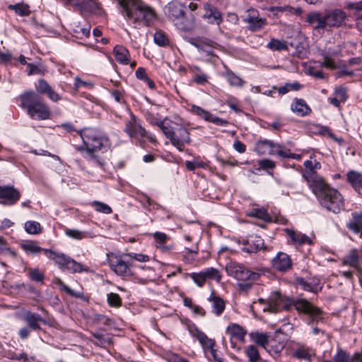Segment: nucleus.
I'll list each match as a JSON object with an SVG mask.
<instances>
[{
  "mask_svg": "<svg viewBox=\"0 0 362 362\" xmlns=\"http://www.w3.org/2000/svg\"><path fill=\"white\" fill-rule=\"evenodd\" d=\"M258 301L264 305L262 308L264 312L276 313L281 309L287 310L293 305L298 312L307 315L313 322H317L322 318V313L320 309L303 298L293 300L283 296L279 292H274L271 294L268 300L259 298Z\"/></svg>",
  "mask_w": 362,
  "mask_h": 362,
  "instance_id": "f257e3e1",
  "label": "nucleus"
},
{
  "mask_svg": "<svg viewBox=\"0 0 362 362\" xmlns=\"http://www.w3.org/2000/svg\"><path fill=\"white\" fill-rule=\"evenodd\" d=\"M117 1L121 8L122 15L135 28H139L141 25L149 26L156 18L153 8L141 0Z\"/></svg>",
  "mask_w": 362,
  "mask_h": 362,
  "instance_id": "f03ea898",
  "label": "nucleus"
},
{
  "mask_svg": "<svg viewBox=\"0 0 362 362\" xmlns=\"http://www.w3.org/2000/svg\"><path fill=\"white\" fill-rule=\"evenodd\" d=\"M312 191L317 197L320 204L333 213H339L344 209V198L340 192L330 187L325 181L313 186Z\"/></svg>",
  "mask_w": 362,
  "mask_h": 362,
  "instance_id": "7ed1b4c3",
  "label": "nucleus"
},
{
  "mask_svg": "<svg viewBox=\"0 0 362 362\" xmlns=\"http://www.w3.org/2000/svg\"><path fill=\"white\" fill-rule=\"evenodd\" d=\"M83 146L78 150L86 153V158H94V153L103 147L110 148V143L108 138L98 130L93 128H85L80 132Z\"/></svg>",
  "mask_w": 362,
  "mask_h": 362,
  "instance_id": "20e7f679",
  "label": "nucleus"
},
{
  "mask_svg": "<svg viewBox=\"0 0 362 362\" xmlns=\"http://www.w3.org/2000/svg\"><path fill=\"white\" fill-rule=\"evenodd\" d=\"M20 99L21 106L27 111L32 119L45 120L49 118L51 112L49 107L35 92H27L21 95Z\"/></svg>",
  "mask_w": 362,
  "mask_h": 362,
  "instance_id": "39448f33",
  "label": "nucleus"
},
{
  "mask_svg": "<svg viewBox=\"0 0 362 362\" xmlns=\"http://www.w3.org/2000/svg\"><path fill=\"white\" fill-rule=\"evenodd\" d=\"M185 5L177 1L170 2L165 8V13L175 25L185 31L193 29L194 16L192 14L186 16L184 11Z\"/></svg>",
  "mask_w": 362,
  "mask_h": 362,
  "instance_id": "423d86ee",
  "label": "nucleus"
},
{
  "mask_svg": "<svg viewBox=\"0 0 362 362\" xmlns=\"http://www.w3.org/2000/svg\"><path fill=\"white\" fill-rule=\"evenodd\" d=\"M171 122L167 118L163 119L158 127L163 134L170 139L171 144L180 151L185 149V144H189L191 140L189 133L187 129L180 127L178 129V136L175 134L174 129L171 126Z\"/></svg>",
  "mask_w": 362,
  "mask_h": 362,
  "instance_id": "0eeeda50",
  "label": "nucleus"
},
{
  "mask_svg": "<svg viewBox=\"0 0 362 362\" xmlns=\"http://www.w3.org/2000/svg\"><path fill=\"white\" fill-rule=\"evenodd\" d=\"M123 255L113 252L107 254V260L110 269L118 276L122 277L132 276L133 272L132 264L124 261Z\"/></svg>",
  "mask_w": 362,
  "mask_h": 362,
  "instance_id": "6e6552de",
  "label": "nucleus"
},
{
  "mask_svg": "<svg viewBox=\"0 0 362 362\" xmlns=\"http://www.w3.org/2000/svg\"><path fill=\"white\" fill-rule=\"evenodd\" d=\"M124 132L130 136L135 138L147 137L151 142H156V138L153 135L148 134L146 129L142 127L136 117L131 115L130 119L127 122Z\"/></svg>",
  "mask_w": 362,
  "mask_h": 362,
  "instance_id": "1a4fd4ad",
  "label": "nucleus"
},
{
  "mask_svg": "<svg viewBox=\"0 0 362 362\" xmlns=\"http://www.w3.org/2000/svg\"><path fill=\"white\" fill-rule=\"evenodd\" d=\"M227 273L238 279V281L257 280L259 274L256 272H252L245 269L242 265L235 262H230L226 265Z\"/></svg>",
  "mask_w": 362,
  "mask_h": 362,
  "instance_id": "9d476101",
  "label": "nucleus"
},
{
  "mask_svg": "<svg viewBox=\"0 0 362 362\" xmlns=\"http://www.w3.org/2000/svg\"><path fill=\"white\" fill-rule=\"evenodd\" d=\"M304 165L305 167V171L303 174V177L310 188L317 185L318 183L324 182V180L316 174V170L321 168V165L319 162L310 159L305 161Z\"/></svg>",
  "mask_w": 362,
  "mask_h": 362,
  "instance_id": "9b49d317",
  "label": "nucleus"
},
{
  "mask_svg": "<svg viewBox=\"0 0 362 362\" xmlns=\"http://www.w3.org/2000/svg\"><path fill=\"white\" fill-rule=\"evenodd\" d=\"M187 329L191 336L196 338L204 349H209L214 358H216V351L214 349L215 341L209 338L194 324L187 325Z\"/></svg>",
  "mask_w": 362,
  "mask_h": 362,
  "instance_id": "f8f14e48",
  "label": "nucleus"
},
{
  "mask_svg": "<svg viewBox=\"0 0 362 362\" xmlns=\"http://www.w3.org/2000/svg\"><path fill=\"white\" fill-rule=\"evenodd\" d=\"M21 196V192L13 186H0V203L2 204L14 205L19 201Z\"/></svg>",
  "mask_w": 362,
  "mask_h": 362,
  "instance_id": "ddd939ff",
  "label": "nucleus"
},
{
  "mask_svg": "<svg viewBox=\"0 0 362 362\" xmlns=\"http://www.w3.org/2000/svg\"><path fill=\"white\" fill-rule=\"evenodd\" d=\"M75 8L81 15L88 13L100 16L105 13L101 4L98 0H83V2L78 1L75 3Z\"/></svg>",
  "mask_w": 362,
  "mask_h": 362,
  "instance_id": "4468645a",
  "label": "nucleus"
},
{
  "mask_svg": "<svg viewBox=\"0 0 362 362\" xmlns=\"http://www.w3.org/2000/svg\"><path fill=\"white\" fill-rule=\"evenodd\" d=\"M283 146L279 144L267 139L258 141L255 147V151L259 155H274L279 156V151H282Z\"/></svg>",
  "mask_w": 362,
  "mask_h": 362,
  "instance_id": "2eb2a0df",
  "label": "nucleus"
},
{
  "mask_svg": "<svg viewBox=\"0 0 362 362\" xmlns=\"http://www.w3.org/2000/svg\"><path fill=\"white\" fill-rule=\"evenodd\" d=\"M244 21L248 24V29L252 31H257L262 29L267 23V20L260 18L259 12L253 8L247 11Z\"/></svg>",
  "mask_w": 362,
  "mask_h": 362,
  "instance_id": "dca6fc26",
  "label": "nucleus"
},
{
  "mask_svg": "<svg viewBox=\"0 0 362 362\" xmlns=\"http://www.w3.org/2000/svg\"><path fill=\"white\" fill-rule=\"evenodd\" d=\"M272 267L281 272H285L291 269L292 262L290 257L284 252H279L272 261Z\"/></svg>",
  "mask_w": 362,
  "mask_h": 362,
  "instance_id": "f3484780",
  "label": "nucleus"
},
{
  "mask_svg": "<svg viewBox=\"0 0 362 362\" xmlns=\"http://www.w3.org/2000/svg\"><path fill=\"white\" fill-rule=\"evenodd\" d=\"M325 17L328 27H339L344 23L346 15L341 10H334Z\"/></svg>",
  "mask_w": 362,
  "mask_h": 362,
  "instance_id": "a211bd4d",
  "label": "nucleus"
},
{
  "mask_svg": "<svg viewBox=\"0 0 362 362\" xmlns=\"http://www.w3.org/2000/svg\"><path fill=\"white\" fill-rule=\"evenodd\" d=\"M44 253L49 259L53 260L62 269H65L70 259V257L63 253H57L51 250H45Z\"/></svg>",
  "mask_w": 362,
  "mask_h": 362,
  "instance_id": "6ab92c4d",
  "label": "nucleus"
},
{
  "mask_svg": "<svg viewBox=\"0 0 362 362\" xmlns=\"http://www.w3.org/2000/svg\"><path fill=\"white\" fill-rule=\"evenodd\" d=\"M285 232L295 245H301L305 243L311 245L313 243L312 240L308 235L300 232L288 228L286 229Z\"/></svg>",
  "mask_w": 362,
  "mask_h": 362,
  "instance_id": "aec40b11",
  "label": "nucleus"
},
{
  "mask_svg": "<svg viewBox=\"0 0 362 362\" xmlns=\"http://www.w3.org/2000/svg\"><path fill=\"white\" fill-rule=\"evenodd\" d=\"M315 355V352L314 349L304 345L298 346L293 353V356L295 358L308 361H311Z\"/></svg>",
  "mask_w": 362,
  "mask_h": 362,
  "instance_id": "412c9836",
  "label": "nucleus"
},
{
  "mask_svg": "<svg viewBox=\"0 0 362 362\" xmlns=\"http://www.w3.org/2000/svg\"><path fill=\"white\" fill-rule=\"evenodd\" d=\"M204 9L206 11L204 14V18L208 19L211 23L220 24L222 21L221 14L220 12L209 4L204 5Z\"/></svg>",
  "mask_w": 362,
  "mask_h": 362,
  "instance_id": "4be33fe9",
  "label": "nucleus"
},
{
  "mask_svg": "<svg viewBox=\"0 0 362 362\" xmlns=\"http://www.w3.org/2000/svg\"><path fill=\"white\" fill-rule=\"evenodd\" d=\"M362 259V250L354 249L344 257L343 262L344 264L357 267Z\"/></svg>",
  "mask_w": 362,
  "mask_h": 362,
  "instance_id": "5701e85b",
  "label": "nucleus"
},
{
  "mask_svg": "<svg viewBox=\"0 0 362 362\" xmlns=\"http://www.w3.org/2000/svg\"><path fill=\"white\" fill-rule=\"evenodd\" d=\"M20 247L28 255H37L45 250L40 247L34 240H23L20 243Z\"/></svg>",
  "mask_w": 362,
  "mask_h": 362,
  "instance_id": "b1692460",
  "label": "nucleus"
},
{
  "mask_svg": "<svg viewBox=\"0 0 362 362\" xmlns=\"http://www.w3.org/2000/svg\"><path fill=\"white\" fill-rule=\"evenodd\" d=\"M113 53L115 59L122 64H128L129 63V52L128 49L122 45H116Z\"/></svg>",
  "mask_w": 362,
  "mask_h": 362,
  "instance_id": "393cba45",
  "label": "nucleus"
},
{
  "mask_svg": "<svg viewBox=\"0 0 362 362\" xmlns=\"http://www.w3.org/2000/svg\"><path fill=\"white\" fill-rule=\"evenodd\" d=\"M347 179L355 190L362 195V174L356 171H350L347 174Z\"/></svg>",
  "mask_w": 362,
  "mask_h": 362,
  "instance_id": "a878e982",
  "label": "nucleus"
},
{
  "mask_svg": "<svg viewBox=\"0 0 362 362\" xmlns=\"http://www.w3.org/2000/svg\"><path fill=\"white\" fill-rule=\"evenodd\" d=\"M208 300L211 303L212 312L216 316H220L225 310L226 304L224 300L220 297L214 296L213 294L208 298Z\"/></svg>",
  "mask_w": 362,
  "mask_h": 362,
  "instance_id": "bb28decb",
  "label": "nucleus"
},
{
  "mask_svg": "<svg viewBox=\"0 0 362 362\" xmlns=\"http://www.w3.org/2000/svg\"><path fill=\"white\" fill-rule=\"evenodd\" d=\"M227 334L231 337L235 338L240 341H244L246 335V331L237 324H232L227 327Z\"/></svg>",
  "mask_w": 362,
  "mask_h": 362,
  "instance_id": "cd10ccee",
  "label": "nucleus"
},
{
  "mask_svg": "<svg viewBox=\"0 0 362 362\" xmlns=\"http://www.w3.org/2000/svg\"><path fill=\"white\" fill-rule=\"evenodd\" d=\"M349 230L355 233H359L362 237V214H354L352 218L347 223Z\"/></svg>",
  "mask_w": 362,
  "mask_h": 362,
  "instance_id": "c85d7f7f",
  "label": "nucleus"
},
{
  "mask_svg": "<svg viewBox=\"0 0 362 362\" xmlns=\"http://www.w3.org/2000/svg\"><path fill=\"white\" fill-rule=\"evenodd\" d=\"M247 247L244 250L247 252H256L262 249L264 245L263 240L259 236H251L247 240Z\"/></svg>",
  "mask_w": 362,
  "mask_h": 362,
  "instance_id": "c756f323",
  "label": "nucleus"
},
{
  "mask_svg": "<svg viewBox=\"0 0 362 362\" xmlns=\"http://www.w3.org/2000/svg\"><path fill=\"white\" fill-rule=\"evenodd\" d=\"M292 111L299 116L307 115L310 112V109L306 104V103L302 99H297L291 105Z\"/></svg>",
  "mask_w": 362,
  "mask_h": 362,
  "instance_id": "7c9ffc66",
  "label": "nucleus"
},
{
  "mask_svg": "<svg viewBox=\"0 0 362 362\" xmlns=\"http://www.w3.org/2000/svg\"><path fill=\"white\" fill-rule=\"evenodd\" d=\"M65 234L73 239L82 240L83 238H93L95 237V235L88 231H81L78 229H70L66 228L65 230Z\"/></svg>",
  "mask_w": 362,
  "mask_h": 362,
  "instance_id": "2f4dec72",
  "label": "nucleus"
},
{
  "mask_svg": "<svg viewBox=\"0 0 362 362\" xmlns=\"http://www.w3.org/2000/svg\"><path fill=\"white\" fill-rule=\"evenodd\" d=\"M284 342L270 339L268 346H266V351L272 356H278L284 349Z\"/></svg>",
  "mask_w": 362,
  "mask_h": 362,
  "instance_id": "473e14b6",
  "label": "nucleus"
},
{
  "mask_svg": "<svg viewBox=\"0 0 362 362\" xmlns=\"http://www.w3.org/2000/svg\"><path fill=\"white\" fill-rule=\"evenodd\" d=\"M8 8L13 11L16 14L20 16H28L31 13L30 6L23 2L18 3L16 4H10L8 5Z\"/></svg>",
  "mask_w": 362,
  "mask_h": 362,
  "instance_id": "72a5a7b5",
  "label": "nucleus"
},
{
  "mask_svg": "<svg viewBox=\"0 0 362 362\" xmlns=\"http://www.w3.org/2000/svg\"><path fill=\"white\" fill-rule=\"evenodd\" d=\"M24 319L31 329L35 330L40 328L39 322L42 321V318L39 315L27 312L24 315Z\"/></svg>",
  "mask_w": 362,
  "mask_h": 362,
  "instance_id": "f704fd0d",
  "label": "nucleus"
},
{
  "mask_svg": "<svg viewBox=\"0 0 362 362\" xmlns=\"http://www.w3.org/2000/svg\"><path fill=\"white\" fill-rule=\"evenodd\" d=\"M248 216L256 217L264 221H271V217L267 210L264 208H255L248 212Z\"/></svg>",
  "mask_w": 362,
  "mask_h": 362,
  "instance_id": "c9c22d12",
  "label": "nucleus"
},
{
  "mask_svg": "<svg viewBox=\"0 0 362 362\" xmlns=\"http://www.w3.org/2000/svg\"><path fill=\"white\" fill-rule=\"evenodd\" d=\"M225 76L232 86L242 87L244 84L243 80L230 70L226 71Z\"/></svg>",
  "mask_w": 362,
  "mask_h": 362,
  "instance_id": "e433bc0d",
  "label": "nucleus"
},
{
  "mask_svg": "<svg viewBox=\"0 0 362 362\" xmlns=\"http://www.w3.org/2000/svg\"><path fill=\"white\" fill-rule=\"evenodd\" d=\"M267 47L273 51L287 50L288 45L286 41L273 38L267 45Z\"/></svg>",
  "mask_w": 362,
  "mask_h": 362,
  "instance_id": "4c0bfd02",
  "label": "nucleus"
},
{
  "mask_svg": "<svg viewBox=\"0 0 362 362\" xmlns=\"http://www.w3.org/2000/svg\"><path fill=\"white\" fill-rule=\"evenodd\" d=\"M25 231L32 235L39 234L42 231V227L37 221H28L25 223Z\"/></svg>",
  "mask_w": 362,
  "mask_h": 362,
  "instance_id": "58836bf2",
  "label": "nucleus"
},
{
  "mask_svg": "<svg viewBox=\"0 0 362 362\" xmlns=\"http://www.w3.org/2000/svg\"><path fill=\"white\" fill-rule=\"evenodd\" d=\"M145 118L150 124L158 127L163 121L160 115L158 113L154 112L152 110L146 111L145 114Z\"/></svg>",
  "mask_w": 362,
  "mask_h": 362,
  "instance_id": "ea45409f",
  "label": "nucleus"
},
{
  "mask_svg": "<svg viewBox=\"0 0 362 362\" xmlns=\"http://www.w3.org/2000/svg\"><path fill=\"white\" fill-rule=\"evenodd\" d=\"M245 354L250 362H257L260 359L259 351L254 345L246 347Z\"/></svg>",
  "mask_w": 362,
  "mask_h": 362,
  "instance_id": "a19ab883",
  "label": "nucleus"
},
{
  "mask_svg": "<svg viewBox=\"0 0 362 362\" xmlns=\"http://www.w3.org/2000/svg\"><path fill=\"white\" fill-rule=\"evenodd\" d=\"M202 272H203L206 280H207V279L215 280L217 282H218L221 280V275L217 269L210 267V268H206V269L202 270Z\"/></svg>",
  "mask_w": 362,
  "mask_h": 362,
  "instance_id": "79ce46f5",
  "label": "nucleus"
},
{
  "mask_svg": "<svg viewBox=\"0 0 362 362\" xmlns=\"http://www.w3.org/2000/svg\"><path fill=\"white\" fill-rule=\"evenodd\" d=\"M215 43L211 41H201L197 44L195 46L201 51L206 52L208 55L213 54V49L214 47Z\"/></svg>",
  "mask_w": 362,
  "mask_h": 362,
  "instance_id": "37998d69",
  "label": "nucleus"
},
{
  "mask_svg": "<svg viewBox=\"0 0 362 362\" xmlns=\"http://www.w3.org/2000/svg\"><path fill=\"white\" fill-rule=\"evenodd\" d=\"M64 269L69 271L71 273L81 272L83 270L86 271L87 269L83 268V266L75 261L74 259L70 257L68 264H66Z\"/></svg>",
  "mask_w": 362,
  "mask_h": 362,
  "instance_id": "c03bdc74",
  "label": "nucleus"
},
{
  "mask_svg": "<svg viewBox=\"0 0 362 362\" xmlns=\"http://www.w3.org/2000/svg\"><path fill=\"white\" fill-rule=\"evenodd\" d=\"M270 339L267 334L265 333H255L254 334V341L259 346L263 347L266 350V346H268Z\"/></svg>",
  "mask_w": 362,
  "mask_h": 362,
  "instance_id": "a18cd8bd",
  "label": "nucleus"
},
{
  "mask_svg": "<svg viewBox=\"0 0 362 362\" xmlns=\"http://www.w3.org/2000/svg\"><path fill=\"white\" fill-rule=\"evenodd\" d=\"M56 283L60 286L61 289L62 290H64V291H66L67 293L70 294L71 296H75L76 298H81L85 300H86L87 299L83 296V293H80V292H75L74 291L71 290L70 288H69L66 284H64L63 283V281L57 278L55 280Z\"/></svg>",
  "mask_w": 362,
  "mask_h": 362,
  "instance_id": "49530a36",
  "label": "nucleus"
},
{
  "mask_svg": "<svg viewBox=\"0 0 362 362\" xmlns=\"http://www.w3.org/2000/svg\"><path fill=\"white\" fill-rule=\"evenodd\" d=\"M93 336L95 339V341H93L95 344H96L98 346L105 347L111 343L110 339L109 337H105L103 334L93 333Z\"/></svg>",
  "mask_w": 362,
  "mask_h": 362,
  "instance_id": "de8ad7c7",
  "label": "nucleus"
},
{
  "mask_svg": "<svg viewBox=\"0 0 362 362\" xmlns=\"http://www.w3.org/2000/svg\"><path fill=\"white\" fill-rule=\"evenodd\" d=\"M91 205L95 208V211L103 213L105 214H109L112 213V209L107 204L98 202L94 201L92 202Z\"/></svg>",
  "mask_w": 362,
  "mask_h": 362,
  "instance_id": "09e8293b",
  "label": "nucleus"
},
{
  "mask_svg": "<svg viewBox=\"0 0 362 362\" xmlns=\"http://www.w3.org/2000/svg\"><path fill=\"white\" fill-rule=\"evenodd\" d=\"M191 111L197 115L202 117L207 122L211 115V113L197 105H192Z\"/></svg>",
  "mask_w": 362,
  "mask_h": 362,
  "instance_id": "8fccbe9b",
  "label": "nucleus"
},
{
  "mask_svg": "<svg viewBox=\"0 0 362 362\" xmlns=\"http://www.w3.org/2000/svg\"><path fill=\"white\" fill-rule=\"evenodd\" d=\"M191 111L197 115L202 117L207 122L211 115V113L197 105H192Z\"/></svg>",
  "mask_w": 362,
  "mask_h": 362,
  "instance_id": "3c124183",
  "label": "nucleus"
},
{
  "mask_svg": "<svg viewBox=\"0 0 362 362\" xmlns=\"http://www.w3.org/2000/svg\"><path fill=\"white\" fill-rule=\"evenodd\" d=\"M108 304L112 307L118 308L122 304V300L119 296L115 293H110L107 295Z\"/></svg>",
  "mask_w": 362,
  "mask_h": 362,
  "instance_id": "603ef678",
  "label": "nucleus"
},
{
  "mask_svg": "<svg viewBox=\"0 0 362 362\" xmlns=\"http://www.w3.org/2000/svg\"><path fill=\"white\" fill-rule=\"evenodd\" d=\"M189 276L194 282L199 287L202 286L206 281L202 271L198 273H192Z\"/></svg>",
  "mask_w": 362,
  "mask_h": 362,
  "instance_id": "864d4df0",
  "label": "nucleus"
},
{
  "mask_svg": "<svg viewBox=\"0 0 362 362\" xmlns=\"http://www.w3.org/2000/svg\"><path fill=\"white\" fill-rule=\"evenodd\" d=\"M154 42L159 46H165L168 45V40L163 33L158 31L154 34Z\"/></svg>",
  "mask_w": 362,
  "mask_h": 362,
  "instance_id": "5fc2aeb1",
  "label": "nucleus"
},
{
  "mask_svg": "<svg viewBox=\"0 0 362 362\" xmlns=\"http://www.w3.org/2000/svg\"><path fill=\"white\" fill-rule=\"evenodd\" d=\"M321 66L326 67L329 69H334L337 67L336 62L327 54L323 55V62L321 63Z\"/></svg>",
  "mask_w": 362,
  "mask_h": 362,
  "instance_id": "6e6d98bb",
  "label": "nucleus"
},
{
  "mask_svg": "<svg viewBox=\"0 0 362 362\" xmlns=\"http://www.w3.org/2000/svg\"><path fill=\"white\" fill-rule=\"evenodd\" d=\"M29 277L35 281H42L44 279V274L37 269H30L28 270Z\"/></svg>",
  "mask_w": 362,
  "mask_h": 362,
  "instance_id": "4d7b16f0",
  "label": "nucleus"
},
{
  "mask_svg": "<svg viewBox=\"0 0 362 362\" xmlns=\"http://www.w3.org/2000/svg\"><path fill=\"white\" fill-rule=\"evenodd\" d=\"M125 255L139 262H147L150 259L148 255L141 253L130 252L126 254Z\"/></svg>",
  "mask_w": 362,
  "mask_h": 362,
  "instance_id": "13d9d810",
  "label": "nucleus"
},
{
  "mask_svg": "<svg viewBox=\"0 0 362 362\" xmlns=\"http://www.w3.org/2000/svg\"><path fill=\"white\" fill-rule=\"evenodd\" d=\"M279 156L282 158H291L298 160L301 159V156L300 154H295L290 153V150L286 149L283 147L282 151H279Z\"/></svg>",
  "mask_w": 362,
  "mask_h": 362,
  "instance_id": "bf43d9fd",
  "label": "nucleus"
},
{
  "mask_svg": "<svg viewBox=\"0 0 362 362\" xmlns=\"http://www.w3.org/2000/svg\"><path fill=\"white\" fill-rule=\"evenodd\" d=\"M50 88V86L44 79L39 80L36 86L37 90L40 93H46Z\"/></svg>",
  "mask_w": 362,
  "mask_h": 362,
  "instance_id": "052dcab7",
  "label": "nucleus"
},
{
  "mask_svg": "<svg viewBox=\"0 0 362 362\" xmlns=\"http://www.w3.org/2000/svg\"><path fill=\"white\" fill-rule=\"evenodd\" d=\"M335 362H348L349 356L346 352L342 350H339L334 357Z\"/></svg>",
  "mask_w": 362,
  "mask_h": 362,
  "instance_id": "680f3d73",
  "label": "nucleus"
},
{
  "mask_svg": "<svg viewBox=\"0 0 362 362\" xmlns=\"http://www.w3.org/2000/svg\"><path fill=\"white\" fill-rule=\"evenodd\" d=\"M327 27H328V26L327 24L326 17L320 16L318 18V20L317 21V22L315 23L314 28L316 30H320V29H325Z\"/></svg>",
  "mask_w": 362,
  "mask_h": 362,
  "instance_id": "e2e57ef3",
  "label": "nucleus"
},
{
  "mask_svg": "<svg viewBox=\"0 0 362 362\" xmlns=\"http://www.w3.org/2000/svg\"><path fill=\"white\" fill-rule=\"evenodd\" d=\"M208 122H212L213 124L221 127H224L228 124V122L226 120L214 116L212 114Z\"/></svg>",
  "mask_w": 362,
  "mask_h": 362,
  "instance_id": "0e129e2a",
  "label": "nucleus"
},
{
  "mask_svg": "<svg viewBox=\"0 0 362 362\" xmlns=\"http://www.w3.org/2000/svg\"><path fill=\"white\" fill-rule=\"evenodd\" d=\"M74 86L76 88H80L81 87L90 88L92 87V84L89 82L84 81L78 77L74 78Z\"/></svg>",
  "mask_w": 362,
  "mask_h": 362,
  "instance_id": "69168bd1",
  "label": "nucleus"
},
{
  "mask_svg": "<svg viewBox=\"0 0 362 362\" xmlns=\"http://www.w3.org/2000/svg\"><path fill=\"white\" fill-rule=\"evenodd\" d=\"M259 165L262 168H264V169H267V168L272 169L275 166V163L271 160L264 159V160H259Z\"/></svg>",
  "mask_w": 362,
  "mask_h": 362,
  "instance_id": "338daca9",
  "label": "nucleus"
},
{
  "mask_svg": "<svg viewBox=\"0 0 362 362\" xmlns=\"http://www.w3.org/2000/svg\"><path fill=\"white\" fill-rule=\"evenodd\" d=\"M335 95L342 102H344L347 98L346 90L344 88H337L335 90Z\"/></svg>",
  "mask_w": 362,
  "mask_h": 362,
  "instance_id": "774afa93",
  "label": "nucleus"
}]
</instances>
